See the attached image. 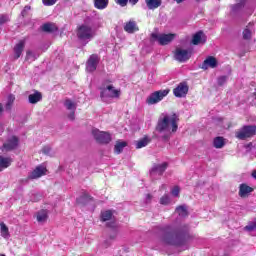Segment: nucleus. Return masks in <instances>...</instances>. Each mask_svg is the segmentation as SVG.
<instances>
[{"label":"nucleus","instance_id":"ea45409f","mask_svg":"<svg viewBox=\"0 0 256 256\" xmlns=\"http://www.w3.org/2000/svg\"><path fill=\"white\" fill-rule=\"evenodd\" d=\"M31 59H32V61H35V54H33V52H32L31 50H28V51L26 52V58H25V60H26V61H31Z\"/></svg>","mask_w":256,"mask_h":256},{"label":"nucleus","instance_id":"c9c22d12","mask_svg":"<svg viewBox=\"0 0 256 256\" xmlns=\"http://www.w3.org/2000/svg\"><path fill=\"white\" fill-rule=\"evenodd\" d=\"M245 1L247 0H240V2L232 7V11L236 12L239 11V9H243L245 7Z\"/></svg>","mask_w":256,"mask_h":256},{"label":"nucleus","instance_id":"2eb2a0df","mask_svg":"<svg viewBox=\"0 0 256 256\" xmlns=\"http://www.w3.org/2000/svg\"><path fill=\"white\" fill-rule=\"evenodd\" d=\"M24 49H25V40H20L14 47V59H19Z\"/></svg>","mask_w":256,"mask_h":256},{"label":"nucleus","instance_id":"2f4dec72","mask_svg":"<svg viewBox=\"0 0 256 256\" xmlns=\"http://www.w3.org/2000/svg\"><path fill=\"white\" fill-rule=\"evenodd\" d=\"M151 43H158L161 45V34L153 32L150 36Z\"/></svg>","mask_w":256,"mask_h":256},{"label":"nucleus","instance_id":"4d7b16f0","mask_svg":"<svg viewBox=\"0 0 256 256\" xmlns=\"http://www.w3.org/2000/svg\"><path fill=\"white\" fill-rule=\"evenodd\" d=\"M156 129H157V131H161V120H158Z\"/></svg>","mask_w":256,"mask_h":256},{"label":"nucleus","instance_id":"864d4df0","mask_svg":"<svg viewBox=\"0 0 256 256\" xmlns=\"http://www.w3.org/2000/svg\"><path fill=\"white\" fill-rule=\"evenodd\" d=\"M128 3L130 5H137V3H139V0H128Z\"/></svg>","mask_w":256,"mask_h":256},{"label":"nucleus","instance_id":"cd10ccee","mask_svg":"<svg viewBox=\"0 0 256 256\" xmlns=\"http://www.w3.org/2000/svg\"><path fill=\"white\" fill-rule=\"evenodd\" d=\"M245 231H248L250 235L256 237V219L245 226Z\"/></svg>","mask_w":256,"mask_h":256},{"label":"nucleus","instance_id":"423d86ee","mask_svg":"<svg viewBox=\"0 0 256 256\" xmlns=\"http://www.w3.org/2000/svg\"><path fill=\"white\" fill-rule=\"evenodd\" d=\"M92 135L97 143H100L102 145H107L108 143H111V134H109V132H103L99 129H94L92 130Z\"/></svg>","mask_w":256,"mask_h":256},{"label":"nucleus","instance_id":"c85d7f7f","mask_svg":"<svg viewBox=\"0 0 256 256\" xmlns=\"http://www.w3.org/2000/svg\"><path fill=\"white\" fill-rule=\"evenodd\" d=\"M125 147H127V142H117L114 146V153H116V155L123 153Z\"/></svg>","mask_w":256,"mask_h":256},{"label":"nucleus","instance_id":"473e14b6","mask_svg":"<svg viewBox=\"0 0 256 256\" xmlns=\"http://www.w3.org/2000/svg\"><path fill=\"white\" fill-rule=\"evenodd\" d=\"M13 103H15V95L10 94L8 96V100H7V103H6V110L7 111H11V107H13Z\"/></svg>","mask_w":256,"mask_h":256},{"label":"nucleus","instance_id":"dca6fc26","mask_svg":"<svg viewBox=\"0 0 256 256\" xmlns=\"http://www.w3.org/2000/svg\"><path fill=\"white\" fill-rule=\"evenodd\" d=\"M124 31L126 33H136V31H139V26H137V22L130 20L125 24Z\"/></svg>","mask_w":256,"mask_h":256},{"label":"nucleus","instance_id":"f8f14e48","mask_svg":"<svg viewBox=\"0 0 256 256\" xmlns=\"http://www.w3.org/2000/svg\"><path fill=\"white\" fill-rule=\"evenodd\" d=\"M19 146V138L17 136H12L7 142L3 144L4 151H13V149H17Z\"/></svg>","mask_w":256,"mask_h":256},{"label":"nucleus","instance_id":"9d476101","mask_svg":"<svg viewBox=\"0 0 256 256\" xmlns=\"http://www.w3.org/2000/svg\"><path fill=\"white\" fill-rule=\"evenodd\" d=\"M47 175V167L43 165H38L36 168L28 175V179H40V177H43Z\"/></svg>","mask_w":256,"mask_h":256},{"label":"nucleus","instance_id":"3c124183","mask_svg":"<svg viewBox=\"0 0 256 256\" xmlns=\"http://www.w3.org/2000/svg\"><path fill=\"white\" fill-rule=\"evenodd\" d=\"M68 119H70V121H75V110H73V111L68 115Z\"/></svg>","mask_w":256,"mask_h":256},{"label":"nucleus","instance_id":"a18cd8bd","mask_svg":"<svg viewBox=\"0 0 256 256\" xmlns=\"http://www.w3.org/2000/svg\"><path fill=\"white\" fill-rule=\"evenodd\" d=\"M29 11H31V6H25L21 12L22 17H27V15H29Z\"/></svg>","mask_w":256,"mask_h":256},{"label":"nucleus","instance_id":"c756f323","mask_svg":"<svg viewBox=\"0 0 256 256\" xmlns=\"http://www.w3.org/2000/svg\"><path fill=\"white\" fill-rule=\"evenodd\" d=\"M47 210H40L37 213V221L38 223H44V221H47Z\"/></svg>","mask_w":256,"mask_h":256},{"label":"nucleus","instance_id":"bb28decb","mask_svg":"<svg viewBox=\"0 0 256 256\" xmlns=\"http://www.w3.org/2000/svg\"><path fill=\"white\" fill-rule=\"evenodd\" d=\"M175 212L179 215V217H188L189 216V211H187L186 205H180V206L176 207Z\"/></svg>","mask_w":256,"mask_h":256},{"label":"nucleus","instance_id":"f257e3e1","mask_svg":"<svg viewBox=\"0 0 256 256\" xmlns=\"http://www.w3.org/2000/svg\"><path fill=\"white\" fill-rule=\"evenodd\" d=\"M193 239V236L189 233L188 224L182 223L176 226L172 232L168 233L164 241L168 245H173L174 247H185Z\"/></svg>","mask_w":256,"mask_h":256},{"label":"nucleus","instance_id":"0eeeda50","mask_svg":"<svg viewBox=\"0 0 256 256\" xmlns=\"http://www.w3.org/2000/svg\"><path fill=\"white\" fill-rule=\"evenodd\" d=\"M191 55H193V50L177 48L174 57L176 61H179L180 63H185V61H189L191 59Z\"/></svg>","mask_w":256,"mask_h":256},{"label":"nucleus","instance_id":"13d9d810","mask_svg":"<svg viewBox=\"0 0 256 256\" xmlns=\"http://www.w3.org/2000/svg\"><path fill=\"white\" fill-rule=\"evenodd\" d=\"M151 198H152L151 194H147L146 199H147L148 201H151Z\"/></svg>","mask_w":256,"mask_h":256},{"label":"nucleus","instance_id":"a878e982","mask_svg":"<svg viewBox=\"0 0 256 256\" xmlns=\"http://www.w3.org/2000/svg\"><path fill=\"white\" fill-rule=\"evenodd\" d=\"M175 39V34H161V45H169Z\"/></svg>","mask_w":256,"mask_h":256},{"label":"nucleus","instance_id":"c03bdc74","mask_svg":"<svg viewBox=\"0 0 256 256\" xmlns=\"http://www.w3.org/2000/svg\"><path fill=\"white\" fill-rule=\"evenodd\" d=\"M150 173H151V175H153L154 173H161V165H155L152 169H151V171H150Z\"/></svg>","mask_w":256,"mask_h":256},{"label":"nucleus","instance_id":"49530a36","mask_svg":"<svg viewBox=\"0 0 256 256\" xmlns=\"http://www.w3.org/2000/svg\"><path fill=\"white\" fill-rule=\"evenodd\" d=\"M7 21H9V17L2 15L0 17V25H5V23H7Z\"/></svg>","mask_w":256,"mask_h":256},{"label":"nucleus","instance_id":"6ab92c4d","mask_svg":"<svg viewBox=\"0 0 256 256\" xmlns=\"http://www.w3.org/2000/svg\"><path fill=\"white\" fill-rule=\"evenodd\" d=\"M93 196L89 195L87 192H83L82 195L77 199L79 205H87L89 201H93Z\"/></svg>","mask_w":256,"mask_h":256},{"label":"nucleus","instance_id":"4be33fe9","mask_svg":"<svg viewBox=\"0 0 256 256\" xmlns=\"http://www.w3.org/2000/svg\"><path fill=\"white\" fill-rule=\"evenodd\" d=\"M95 9L103 11L109 7V0H93Z\"/></svg>","mask_w":256,"mask_h":256},{"label":"nucleus","instance_id":"f03ea898","mask_svg":"<svg viewBox=\"0 0 256 256\" xmlns=\"http://www.w3.org/2000/svg\"><path fill=\"white\" fill-rule=\"evenodd\" d=\"M179 129V116L177 114L166 115L161 120V137L162 141H169L173 133Z\"/></svg>","mask_w":256,"mask_h":256},{"label":"nucleus","instance_id":"58836bf2","mask_svg":"<svg viewBox=\"0 0 256 256\" xmlns=\"http://www.w3.org/2000/svg\"><path fill=\"white\" fill-rule=\"evenodd\" d=\"M181 193V189L179 188V186H174L172 189H171V195L173 197H179V194Z\"/></svg>","mask_w":256,"mask_h":256},{"label":"nucleus","instance_id":"20e7f679","mask_svg":"<svg viewBox=\"0 0 256 256\" xmlns=\"http://www.w3.org/2000/svg\"><path fill=\"white\" fill-rule=\"evenodd\" d=\"M76 35L80 41H91L95 37V30L87 24H82L77 27Z\"/></svg>","mask_w":256,"mask_h":256},{"label":"nucleus","instance_id":"5701e85b","mask_svg":"<svg viewBox=\"0 0 256 256\" xmlns=\"http://www.w3.org/2000/svg\"><path fill=\"white\" fill-rule=\"evenodd\" d=\"M149 143H151V139L147 136H144L136 142V149H143V147H147Z\"/></svg>","mask_w":256,"mask_h":256},{"label":"nucleus","instance_id":"37998d69","mask_svg":"<svg viewBox=\"0 0 256 256\" xmlns=\"http://www.w3.org/2000/svg\"><path fill=\"white\" fill-rule=\"evenodd\" d=\"M42 3L46 5V7H51L57 3V0H42Z\"/></svg>","mask_w":256,"mask_h":256},{"label":"nucleus","instance_id":"680f3d73","mask_svg":"<svg viewBox=\"0 0 256 256\" xmlns=\"http://www.w3.org/2000/svg\"><path fill=\"white\" fill-rule=\"evenodd\" d=\"M176 1V3H183V1H185V0H175Z\"/></svg>","mask_w":256,"mask_h":256},{"label":"nucleus","instance_id":"7c9ffc66","mask_svg":"<svg viewBox=\"0 0 256 256\" xmlns=\"http://www.w3.org/2000/svg\"><path fill=\"white\" fill-rule=\"evenodd\" d=\"M146 5L148 9H157L161 5V2L159 0H146Z\"/></svg>","mask_w":256,"mask_h":256},{"label":"nucleus","instance_id":"39448f33","mask_svg":"<svg viewBox=\"0 0 256 256\" xmlns=\"http://www.w3.org/2000/svg\"><path fill=\"white\" fill-rule=\"evenodd\" d=\"M256 136V125H244L236 132V138L240 141H245V139H251V137Z\"/></svg>","mask_w":256,"mask_h":256},{"label":"nucleus","instance_id":"1a4fd4ad","mask_svg":"<svg viewBox=\"0 0 256 256\" xmlns=\"http://www.w3.org/2000/svg\"><path fill=\"white\" fill-rule=\"evenodd\" d=\"M173 93L178 99H182L183 97H187V93H189V86L187 82H182L174 88Z\"/></svg>","mask_w":256,"mask_h":256},{"label":"nucleus","instance_id":"de8ad7c7","mask_svg":"<svg viewBox=\"0 0 256 256\" xmlns=\"http://www.w3.org/2000/svg\"><path fill=\"white\" fill-rule=\"evenodd\" d=\"M42 153H43L44 155H49V153H51V148H50L49 146H44V147L42 148Z\"/></svg>","mask_w":256,"mask_h":256},{"label":"nucleus","instance_id":"79ce46f5","mask_svg":"<svg viewBox=\"0 0 256 256\" xmlns=\"http://www.w3.org/2000/svg\"><path fill=\"white\" fill-rule=\"evenodd\" d=\"M243 39H246V40L251 39V30H249V28H246L243 31Z\"/></svg>","mask_w":256,"mask_h":256},{"label":"nucleus","instance_id":"4468645a","mask_svg":"<svg viewBox=\"0 0 256 256\" xmlns=\"http://www.w3.org/2000/svg\"><path fill=\"white\" fill-rule=\"evenodd\" d=\"M159 101H161V90L150 94L146 99L148 105H155L156 103H159Z\"/></svg>","mask_w":256,"mask_h":256},{"label":"nucleus","instance_id":"a211bd4d","mask_svg":"<svg viewBox=\"0 0 256 256\" xmlns=\"http://www.w3.org/2000/svg\"><path fill=\"white\" fill-rule=\"evenodd\" d=\"M12 163L13 159H11V157L0 156V171H3L4 169L11 167Z\"/></svg>","mask_w":256,"mask_h":256},{"label":"nucleus","instance_id":"9b49d317","mask_svg":"<svg viewBox=\"0 0 256 256\" xmlns=\"http://www.w3.org/2000/svg\"><path fill=\"white\" fill-rule=\"evenodd\" d=\"M219 62L217 61V58L214 56H208L202 63L201 69L204 71H207V69H216L218 67Z\"/></svg>","mask_w":256,"mask_h":256},{"label":"nucleus","instance_id":"b1692460","mask_svg":"<svg viewBox=\"0 0 256 256\" xmlns=\"http://www.w3.org/2000/svg\"><path fill=\"white\" fill-rule=\"evenodd\" d=\"M111 219H113V211L106 210V211L101 212L100 221H102V223H105L107 221H111Z\"/></svg>","mask_w":256,"mask_h":256},{"label":"nucleus","instance_id":"5fc2aeb1","mask_svg":"<svg viewBox=\"0 0 256 256\" xmlns=\"http://www.w3.org/2000/svg\"><path fill=\"white\" fill-rule=\"evenodd\" d=\"M109 239H111L112 241L117 239V232H115L114 234L110 235Z\"/></svg>","mask_w":256,"mask_h":256},{"label":"nucleus","instance_id":"393cba45","mask_svg":"<svg viewBox=\"0 0 256 256\" xmlns=\"http://www.w3.org/2000/svg\"><path fill=\"white\" fill-rule=\"evenodd\" d=\"M213 145L215 149H223L225 147V138L221 136L214 138Z\"/></svg>","mask_w":256,"mask_h":256},{"label":"nucleus","instance_id":"412c9836","mask_svg":"<svg viewBox=\"0 0 256 256\" xmlns=\"http://www.w3.org/2000/svg\"><path fill=\"white\" fill-rule=\"evenodd\" d=\"M42 31L44 33H55L59 31V28L53 23H45L42 25Z\"/></svg>","mask_w":256,"mask_h":256},{"label":"nucleus","instance_id":"f3484780","mask_svg":"<svg viewBox=\"0 0 256 256\" xmlns=\"http://www.w3.org/2000/svg\"><path fill=\"white\" fill-rule=\"evenodd\" d=\"M42 99H43V94L39 91H35L34 94H30L28 96V101L29 103H31V105H35L39 103V101H41Z\"/></svg>","mask_w":256,"mask_h":256},{"label":"nucleus","instance_id":"09e8293b","mask_svg":"<svg viewBox=\"0 0 256 256\" xmlns=\"http://www.w3.org/2000/svg\"><path fill=\"white\" fill-rule=\"evenodd\" d=\"M106 226L109 227L110 229H117V224L115 221L108 222Z\"/></svg>","mask_w":256,"mask_h":256},{"label":"nucleus","instance_id":"a19ab883","mask_svg":"<svg viewBox=\"0 0 256 256\" xmlns=\"http://www.w3.org/2000/svg\"><path fill=\"white\" fill-rule=\"evenodd\" d=\"M116 5H119L120 7H127L129 0H114Z\"/></svg>","mask_w":256,"mask_h":256},{"label":"nucleus","instance_id":"e433bc0d","mask_svg":"<svg viewBox=\"0 0 256 256\" xmlns=\"http://www.w3.org/2000/svg\"><path fill=\"white\" fill-rule=\"evenodd\" d=\"M228 79H229V76H220V77H218L217 83H218L219 87H223V85L227 83Z\"/></svg>","mask_w":256,"mask_h":256},{"label":"nucleus","instance_id":"8fccbe9b","mask_svg":"<svg viewBox=\"0 0 256 256\" xmlns=\"http://www.w3.org/2000/svg\"><path fill=\"white\" fill-rule=\"evenodd\" d=\"M167 167H169V164L167 162H163L161 164V173H165V171L167 170Z\"/></svg>","mask_w":256,"mask_h":256},{"label":"nucleus","instance_id":"e2e57ef3","mask_svg":"<svg viewBox=\"0 0 256 256\" xmlns=\"http://www.w3.org/2000/svg\"><path fill=\"white\" fill-rule=\"evenodd\" d=\"M0 256H5V254H0Z\"/></svg>","mask_w":256,"mask_h":256},{"label":"nucleus","instance_id":"6e6552de","mask_svg":"<svg viewBox=\"0 0 256 256\" xmlns=\"http://www.w3.org/2000/svg\"><path fill=\"white\" fill-rule=\"evenodd\" d=\"M99 61H101L99 55H90L89 59L86 62V71H88V73H94V71H97V65H99Z\"/></svg>","mask_w":256,"mask_h":256},{"label":"nucleus","instance_id":"72a5a7b5","mask_svg":"<svg viewBox=\"0 0 256 256\" xmlns=\"http://www.w3.org/2000/svg\"><path fill=\"white\" fill-rule=\"evenodd\" d=\"M0 231H1V235L5 238V237H9V227H7V225L5 223H0Z\"/></svg>","mask_w":256,"mask_h":256},{"label":"nucleus","instance_id":"ddd939ff","mask_svg":"<svg viewBox=\"0 0 256 256\" xmlns=\"http://www.w3.org/2000/svg\"><path fill=\"white\" fill-rule=\"evenodd\" d=\"M207 42V36L204 35L203 31H199L192 37V45H200V43L204 44Z\"/></svg>","mask_w":256,"mask_h":256},{"label":"nucleus","instance_id":"aec40b11","mask_svg":"<svg viewBox=\"0 0 256 256\" xmlns=\"http://www.w3.org/2000/svg\"><path fill=\"white\" fill-rule=\"evenodd\" d=\"M249 193H253V188L251 186H248L247 184H240L239 196L247 197Z\"/></svg>","mask_w":256,"mask_h":256},{"label":"nucleus","instance_id":"f704fd0d","mask_svg":"<svg viewBox=\"0 0 256 256\" xmlns=\"http://www.w3.org/2000/svg\"><path fill=\"white\" fill-rule=\"evenodd\" d=\"M66 109H68V111H75V103L69 99L65 100L64 103Z\"/></svg>","mask_w":256,"mask_h":256},{"label":"nucleus","instance_id":"7ed1b4c3","mask_svg":"<svg viewBox=\"0 0 256 256\" xmlns=\"http://www.w3.org/2000/svg\"><path fill=\"white\" fill-rule=\"evenodd\" d=\"M120 97L121 89H116L113 84L101 86L100 98L102 101H107V99H119Z\"/></svg>","mask_w":256,"mask_h":256},{"label":"nucleus","instance_id":"6e6d98bb","mask_svg":"<svg viewBox=\"0 0 256 256\" xmlns=\"http://www.w3.org/2000/svg\"><path fill=\"white\" fill-rule=\"evenodd\" d=\"M111 83H112V81L109 80V79H107V80H105L104 83L102 84V87H103L104 85H105V86L110 85Z\"/></svg>","mask_w":256,"mask_h":256},{"label":"nucleus","instance_id":"bf43d9fd","mask_svg":"<svg viewBox=\"0 0 256 256\" xmlns=\"http://www.w3.org/2000/svg\"><path fill=\"white\" fill-rule=\"evenodd\" d=\"M1 113H3V104L2 103H0V115H1Z\"/></svg>","mask_w":256,"mask_h":256},{"label":"nucleus","instance_id":"052dcab7","mask_svg":"<svg viewBox=\"0 0 256 256\" xmlns=\"http://www.w3.org/2000/svg\"><path fill=\"white\" fill-rule=\"evenodd\" d=\"M252 177H253L254 179H256V170H254V171L252 172Z\"/></svg>","mask_w":256,"mask_h":256},{"label":"nucleus","instance_id":"603ef678","mask_svg":"<svg viewBox=\"0 0 256 256\" xmlns=\"http://www.w3.org/2000/svg\"><path fill=\"white\" fill-rule=\"evenodd\" d=\"M167 95H169V89L163 90V91L161 92V97H162V98H163V97H167Z\"/></svg>","mask_w":256,"mask_h":256},{"label":"nucleus","instance_id":"4c0bfd02","mask_svg":"<svg viewBox=\"0 0 256 256\" xmlns=\"http://www.w3.org/2000/svg\"><path fill=\"white\" fill-rule=\"evenodd\" d=\"M161 205H171V197L169 195L162 196Z\"/></svg>","mask_w":256,"mask_h":256}]
</instances>
